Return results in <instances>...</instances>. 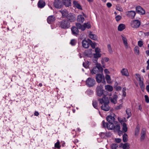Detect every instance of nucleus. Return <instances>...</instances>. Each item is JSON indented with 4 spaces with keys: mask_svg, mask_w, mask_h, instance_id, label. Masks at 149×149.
Returning <instances> with one entry per match:
<instances>
[{
    "mask_svg": "<svg viewBox=\"0 0 149 149\" xmlns=\"http://www.w3.org/2000/svg\"><path fill=\"white\" fill-rule=\"evenodd\" d=\"M116 117V115L113 113L107 116V117L106 119L108 123H107L105 122L104 120H103L102 123L103 127L107 128V127L111 124H116L118 123V122L115 120V118Z\"/></svg>",
    "mask_w": 149,
    "mask_h": 149,
    "instance_id": "f257e3e1",
    "label": "nucleus"
},
{
    "mask_svg": "<svg viewBox=\"0 0 149 149\" xmlns=\"http://www.w3.org/2000/svg\"><path fill=\"white\" fill-rule=\"evenodd\" d=\"M98 100L100 103L102 104L101 108L102 110L105 111L109 110L110 107L108 105L109 100L107 97L104 96L102 98H98Z\"/></svg>",
    "mask_w": 149,
    "mask_h": 149,
    "instance_id": "f03ea898",
    "label": "nucleus"
},
{
    "mask_svg": "<svg viewBox=\"0 0 149 149\" xmlns=\"http://www.w3.org/2000/svg\"><path fill=\"white\" fill-rule=\"evenodd\" d=\"M59 27L63 29H68L70 27V22L65 19L59 22Z\"/></svg>",
    "mask_w": 149,
    "mask_h": 149,
    "instance_id": "7ed1b4c3",
    "label": "nucleus"
},
{
    "mask_svg": "<svg viewBox=\"0 0 149 149\" xmlns=\"http://www.w3.org/2000/svg\"><path fill=\"white\" fill-rule=\"evenodd\" d=\"M96 66L94 67L91 72L92 74H97L100 72H102L103 71V69L101 66L100 64L97 63L96 64Z\"/></svg>",
    "mask_w": 149,
    "mask_h": 149,
    "instance_id": "20e7f679",
    "label": "nucleus"
},
{
    "mask_svg": "<svg viewBox=\"0 0 149 149\" xmlns=\"http://www.w3.org/2000/svg\"><path fill=\"white\" fill-rule=\"evenodd\" d=\"M109 130H114L115 131H119L120 126L118 122L116 124H111L107 128Z\"/></svg>",
    "mask_w": 149,
    "mask_h": 149,
    "instance_id": "39448f33",
    "label": "nucleus"
},
{
    "mask_svg": "<svg viewBox=\"0 0 149 149\" xmlns=\"http://www.w3.org/2000/svg\"><path fill=\"white\" fill-rule=\"evenodd\" d=\"M86 83L89 87H92L95 84V79L92 78H88L86 81Z\"/></svg>",
    "mask_w": 149,
    "mask_h": 149,
    "instance_id": "423d86ee",
    "label": "nucleus"
},
{
    "mask_svg": "<svg viewBox=\"0 0 149 149\" xmlns=\"http://www.w3.org/2000/svg\"><path fill=\"white\" fill-rule=\"evenodd\" d=\"M130 24L132 27L134 29H136L140 26L141 22L139 20H135L131 21Z\"/></svg>",
    "mask_w": 149,
    "mask_h": 149,
    "instance_id": "0eeeda50",
    "label": "nucleus"
},
{
    "mask_svg": "<svg viewBox=\"0 0 149 149\" xmlns=\"http://www.w3.org/2000/svg\"><path fill=\"white\" fill-rule=\"evenodd\" d=\"M96 93L97 95L98 96L101 97L102 95L104 93L102 85H100L97 86L96 88Z\"/></svg>",
    "mask_w": 149,
    "mask_h": 149,
    "instance_id": "6e6552de",
    "label": "nucleus"
},
{
    "mask_svg": "<svg viewBox=\"0 0 149 149\" xmlns=\"http://www.w3.org/2000/svg\"><path fill=\"white\" fill-rule=\"evenodd\" d=\"M126 15L129 18L132 19L134 17L136 13L134 11H128L125 12Z\"/></svg>",
    "mask_w": 149,
    "mask_h": 149,
    "instance_id": "1a4fd4ad",
    "label": "nucleus"
},
{
    "mask_svg": "<svg viewBox=\"0 0 149 149\" xmlns=\"http://www.w3.org/2000/svg\"><path fill=\"white\" fill-rule=\"evenodd\" d=\"M67 18V20H68L69 22H74L76 19L74 14L72 13L68 14Z\"/></svg>",
    "mask_w": 149,
    "mask_h": 149,
    "instance_id": "9d476101",
    "label": "nucleus"
},
{
    "mask_svg": "<svg viewBox=\"0 0 149 149\" xmlns=\"http://www.w3.org/2000/svg\"><path fill=\"white\" fill-rule=\"evenodd\" d=\"M54 6L56 8L60 9L63 6L62 3L60 0H56L54 3Z\"/></svg>",
    "mask_w": 149,
    "mask_h": 149,
    "instance_id": "9b49d317",
    "label": "nucleus"
},
{
    "mask_svg": "<svg viewBox=\"0 0 149 149\" xmlns=\"http://www.w3.org/2000/svg\"><path fill=\"white\" fill-rule=\"evenodd\" d=\"M72 34L74 36H77L79 34V31L75 26H72L71 29Z\"/></svg>",
    "mask_w": 149,
    "mask_h": 149,
    "instance_id": "f8f14e48",
    "label": "nucleus"
},
{
    "mask_svg": "<svg viewBox=\"0 0 149 149\" xmlns=\"http://www.w3.org/2000/svg\"><path fill=\"white\" fill-rule=\"evenodd\" d=\"M136 11L138 13L142 15L144 14L145 13V10L141 6H137L136 7Z\"/></svg>",
    "mask_w": 149,
    "mask_h": 149,
    "instance_id": "ddd939ff",
    "label": "nucleus"
},
{
    "mask_svg": "<svg viewBox=\"0 0 149 149\" xmlns=\"http://www.w3.org/2000/svg\"><path fill=\"white\" fill-rule=\"evenodd\" d=\"M56 17L54 16H49L47 18V22L49 24H51L56 20Z\"/></svg>",
    "mask_w": 149,
    "mask_h": 149,
    "instance_id": "4468645a",
    "label": "nucleus"
},
{
    "mask_svg": "<svg viewBox=\"0 0 149 149\" xmlns=\"http://www.w3.org/2000/svg\"><path fill=\"white\" fill-rule=\"evenodd\" d=\"M117 96L116 94V93H114L113 96L112 97H110L109 99L110 100L111 102L115 104L117 102Z\"/></svg>",
    "mask_w": 149,
    "mask_h": 149,
    "instance_id": "2eb2a0df",
    "label": "nucleus"
},
{
    "mask_svg": "<svg viewBox=\"0 0 149 149\" xmlns=\"http://www.w3.org/2000/svg\"><path fill=\"white\" fill-rule=\"evenodd\" d=\"M146 132V130L145 128H143L142 130L141 133L140 139L141 141L143 140L145 137Z\"/></svg>",
    "mask_w": 149,
    "mask_h": 149,
    "instance_id": "dca6fc26",
    "label": "nucleus"
},
{
    "mask_svg": "<svg viewBox=\"0 0 149 149\" xmlns=\"http://www.w3.org/2000/svg\"><path fill=\"white\" fill-rule=\"evenodd\" d=\"M103 78H104V76L100 74H97L96 76V81L98 83L101 82Z\"/></svg>",
    "mask_w": 149,
    "mask_h": 149,
    "instance_id": "f3484780",
    "label": "nucleus"
},
{
    "mask_svg": "<svg viewBox=\"0 0 149 149\" xmlns=\"http://www.w3.org/2000/svg\"><path fill=\"white\" fill-rule=\"evenodd\" d=\"M38 5L39 8H42L45 5V3L43 0H40L38 3Z\"/></svg>",
    "mask_w": 149,
    "mask_h": 149,
    "instance_id": "a211bd4d",
    "label": "nucleus"
},
{
    "mask_svg": "<svg viewBox=\"0 0 149 149\" xmlns=\"http://www.w3.org/2000/svg\"><path fill=\"white\" fill-rule=\"evenodd\" d=\"M121 37L125 46L126 48H127L128 46L127 40L126 37L124 35H121Z\"/></svg>",
    "mask_w": 149,
    "mask_h": 149,
    "instance_id": "6ab92c4d",
    "label": "nucleus"
},
{
    "mask_svg": "<svg viewBox=\"0 0 149 149\" xmlns=\"http://www.w3.org/2000/svg\"><path fill=\"white\" fill-rule=\"evenodd\" d=\"M83 47L85 48H88L89 46L90 43L86 40H83L82 42Z\"/></svg>",
    "mask_w": 149,
    "mask_h": 149,
    "instance_id": "aec40b11",
    "label": "nucleus"
},
{
    "mask_svg": "<svg viewBox=\"0 0 149 149\" xmlns=\"http://www.w3.org/2000/svg\"><path fill=\"white\" fill-rule=\"evenodd\" d=\"M84 18L82 15H79L77 19V21L80 23H82L84 21Z\"/></svg>",
    "mask_w": 149,
    "mask_h": 149,
    "instance_id": "412c9836",
    "label": "nucleus"
},
{
    "mask_svg": "<svg viewBox=\"0 0 149 149\" xmlns=\"http://www.w3.org/2000/svg\"><path fill=\"white\" fill-rule=\"evenodd\" d=\"M121 73L123 75L128 76L129 74L128 70L126 68H123L121 71Z\"/></svg>",
    "mask_w": 149,
    "mask_h": 149,
    "instance_id": "4be33fe9",
    "label": "nucleus"
},
{
    "mask_svg": "<svg viewBox=\"0 0 149 149\" xmlns=\"http://www.w3.org/2000/svg\"><path fill=\"white\" fill-rule=\"evenodd\" d=\"M63 2L66 7H69L71 4V1L70 0H63Z\"/></svg>",
    "mask_w": 149,
    "mask_h": 149,
    "instance_id": "5701e85b",
    "label": "nucleus"
},
{
    "mask_svg": "<svg viewBox=\"0 0 149 149\" xmlns=\"http://www.w3.org/2000/svg\"><path fill=\"white\" fill-rule=\"evenodd\" d=\"M129 144L128 143H126L124 144L121 143L120 146L122 147L123 149H129L130 148Z\"/></svg>",
    "mask_w": 149,
    "mask_h": 149,
    "instance_id": "b1692460",
    "label": "nucleus"
},
{
    "mask_svg": "<svg viewBox=\"0 0 149 149\" xmlns=\"http://www.w3.org/2000/svg\"><path fill=\"white\" fill-rule=\"evenodd\" d=\"M105 89L108 91L111 92L113 89V87L110 85H107L105 86Z\"/></svg>",
    "mask_w": 149,
    "mask_h": 149,
    "instance_id": "393cba45",
    "label": "nucleus"
},
{
    "mask_svg": "<svg viewBox=\"0 0 149 149\" xmlns=\"http://www.w3.org/2000/svg\"><path fill=\"white\" fill-rule=\"evenodd\" d=\"M125 28V26L123 24H120L118 27V30L119 31H122Z\"/></svg>",
    "mask_w": 149,
    "mask_h": 149,
    "instance_id": "a878e982",
    "label": "nucleus"
},
{
    "mask_svg": "<svg viewBox=\"0 0 149 149\" xmlns=\"http://www.w3.org/2000/svg\"><path fill=\"white\" fill-rule=\"evenodd\" d=\"M76 26L78 29H81L82 31L85 30L84 27L83 26V25H81L80 23H76Z\"/></svg>",
    "mask_w": 149,
    "mask_h": 149,
    "instance_id": "bb28decb",
    "label": "nucleus"
},
{
    "mask_svg": "<svg viewBox=\"0 0 149 149\" xmlns=\"http://www.w3.org/2000/svg\"><path fill=\"white\" fill-rule=\"evenodd\" d=\"M73 3L74 6L77 8L81 10L82 9L80 5L78 3L77 1H73Z\"/></svg>",
    "mask_w": 149,
    "mask_h": 149,
    "instance_id": "cd10ccee",
    "label": "nucleus"
},
{
    "mask_svg": "<svg viewBox=\"0 0 149 149\" xmlns=\"http://www.w3.org/2000/svg\"><path fill=\"white\" fill-rule=\"evenodd\" d=\"M60 12L61 13L63 17H67V16L68 15V11L67 10H61L60 11Z\"/></svg>",
    "mask_w": 149,
    "mask_h": 149,
    "instance_id": "c85d7f7f",
    "label": "nucleus"
},
{
    "mask_svg": "<svg viewBox=\"0 0 149 149\" xmlns=\"http://www.w3.org/2000/svg\"><path fill=\"white\" fill-rule=\"evenodd\" d=\"M105 78L108 83L110 84L111 83V77L108 74L106 75Z\"/></svg>",
    "mask_w": 149,
    "mask_h": 149,
    "instance_id": "c756f323",
    "label": "nucleus"
},
{
    "mask_svg": "<svg viewBox=\"0 0 149 149\" xmlns=\"http://www.w3.org/2000/svg\"><path fill=\"white\" fill-rule=\"evenodd\" d=\"M127 114L128 115V116L127 117V118L128 119L131 117V110L130 109H127L126 111Z\"/></svg>",
    "mask_w": 149,
    "mask_h": 149,
    "instance_id": "7c9ffc66",
    "label": "nucleus"
},
{
    "mask_svg": "<svg viewBox=\"0 0 149 149\" xmlns=\"http://www.w3.org/2000/svg\"><path fill=\"white\" fill-rule=\"evenodd\" d=\"M139 48L137 46H136L135 47L134 49V53L136 55H139Z\"/></svg>",
    "mask_w": 149,
    "mask_h": 149,
    "instance_id": "2f4dec72",
    "label": "nucleus"
},
{
    "mask_svg": "<svg viewBox=\"0 0 149 149\" xmlns=\"http://www.w3.org/2000/svg\"><path fill=\"white\" fill-rule=\"evenodd\" d=\"M140 130V128L138 125H137L135 129V134L136 136H137L139 134Z\"/></svg>",
    "mask_w": 149,
    "mask_h": 149,
    "instance_id": "473e14b6",
    "label": "nucleus"
},
{
    "mask_svg": "<svg viewBox=\"0 0 149 149\" xmlns=\"http://www.w3.org/2000/svg\"><path fill=\"white\" fill-rule=\"evenodd\" d=\"M83 26L84 27L85 29L86 28H87V29H89L91 27V25L89 22H87V23H84L83 25Z\"/></svg>",
    "mask_w": 149,
    "mask_h": 149,
    "instance_id": "72a5a7b5",
    "label": "nucleus"
},
{
    "mask_svg": "<svg viewBox=\"0 0 149 149\" xmlns=\"http://www.w3.org/2000/svg\"><path fill=\"white\" fill-rule=\"evenodd\" d=\"M123 131L124 132H126L127 130V128L126 124L125 123H124L123 124Z\"/></svg>",
    "mask_w": 149,
    "mask_h": 149,
    "instance_id": "f704fd0d",
    "label": "nucleus"
},
{
    "mask_svg": "<svg viewBox=\"0 0 149 149\" xmlns=\"http://www.w3.org/2000/svg\"><path fill=\"white\" fill-rule=\"evenodd\" d=\"M61 146L59 141L57 140V142L55 143L54 147L58 149H59L61 147Z\"/></svg>",
    "mask_w": 149,
    "mask_h": 149,
    "instance_id": "c9c22d12",
    "label": "nucleus"
},
{
    "mask_svg": "<svg viewBox=\"0 0 149 149\" xmlns=\"http://www.w3.org/2000/svg\"><path fill=\"white\" fill-rule=\"evenodd\" d=\"M93 105L94 107L96 109H98V103L95 100H93Z\"/></svg>",
    "mask_w": 149,
    "mask_h": 149,
    "instance_id": "e433bc0d",
    "label": "nucleus"
},
{
    "mask_svg": "<svg viewBox=\"0 0 149 149\" xmlns=\"http://www.w3.org/2000/svg\"><path fill=\"white\" fill-rule=\"evenodd\" d=\"M123 141L124 142H126L127 141V135L126 134H125L123 135Z\"/></svg>",
    "mask_w": 149,
    "mask_h": 149,
    "instance_id": "4c0bfd02",
    "label": "nucleus"
},
{
    "mask_svg": "<svg viewBox=\"0 0 149 149\" xmlns=\"http://www.w3.org/2000/svg\"><path fill=\"white\" fill-rule=\"evenodd\" d=\"M89 37L91 39L94 40H95L97 39L96 36L94 34H89Z\"/></svg>",
    "mask_w": 149,
    "mask_h": 149,
    "instance_id": "58836bf2",
    "label": "nucleus"
},
{
    "mask_svg": "<svg viewBox=\"0 0 149 149\" xmlns=\"http://www.w3.org/2000/svg\"><path fill=\"white\" fill-rule=\"evenodd\" d=\"M116 9L120 11H123V9L119 5H117L116 6Z\"/></svg>",
    "mask_w": 149,
    "mask_h": 149,
    "instance_id": "ea45409f",
    "label": "nucleus"
},
{
    "mask_svg": "<svg viewBox=\"0 0 149 149\" xmlns=\"http://www.w3.org/2000/svg\"><path fill=\"white\" fill-rule=\"evenodd\" d=\"M107 49L108 51L110 53H112L113 52L112 49L110 44L107 45Z\"/></svg>",
    "mask_w": 149,
    "mask_h": 149,
    "instance_id": "a19ab883",
    "label": "nucleus"
},
{
    "mask_svg": "<svg viewBox=\"0 0 149 149\" xmlns=\"http://www.w3.org/2000/svg\"><path fill=\"white\" fill-rule=\"evenodd\" d=\"M93 55L95 58H97L100 57L101 56V54L99 53H97L94 54Z\"/></svg>",
    "mask_w": 149,
    "mask_h": 149,
    "instance_id": "79ce46f5",
    "label": "nucleus"
},
{
    "mask_svg": "<svg viewBox=\"0 0 149 149\" xmlns=\"http://www.w3.org/2000/svg\"><path fill=\"white\" fill-rule=\"evenodd\" d=\"M118 147V145L117 144L113 143L111 145V147L112 149H116Z\"/></svg>",
    "mask_w": 149,
    "mask_h": 149,
    "instance_id": "37998d69",
    "label": "nucleus"
},
{
    "mask_svg": "<svg viewBox=\"0 0 149 149\" xmlns=\"http://www.w3.org/2000/svg\"><path fill=\"white\" fill-rule=\"evenodd\" d=\"M76 43V41L74 39H73L71 40L70 44L72 46H74Z\"/></svg>",
    "mask_w": 149,
    "mask_h": 149,
    "instance_id": "c03bdc74",
    "label": "nucleus"
},
{
    "mask_svg": "<svg viewBox=\"0 0 149 149\" xmlns=\"http://www.w3.org/2000/svg\"><path fill=\"white\" fill-rule=\"evenodd\" d=\"M121 16L119 15H118L115 17L116 20L117 22L120 21L121 19Z\"/></svg>",
    "mask_w": 149,
    "mask_h": 149,
    "instance_id": "a18cd8bd",
    "label": "nucleus"
},
{
    "mask_svg": "<svg viewBox=\"0 0 149 149\" xmlns=\"http://www.w3.org/2000/svg\"><path fill=\"white\" fill-rule=\"evenodd\" d=\"M139 83L141 88H144V86L143 81L139 82Z\"/></svg>",
    "mask_w": 149,
    "mask_h": 149,
    "instance_id": "49530a36",
    "label": "nucleus"
},
{
    "mask_svg": "<svg viewBox=\"0 0 149 149\" xmlns=\"http://www.w3.org/2000/svg\"><path fill=\"white\" fill-rule=\"evenodd\" d=\"M143 45V42L141 40H139L138 41V45L140 47H142Z\"/></svg>",
    "mask_w": 149,
    "mask_h": 149,
    "instance_id": "de8ad7c7",
    "label": "nucleus"
},
{
    "mask_svg": "<svg viewBox=\"0 0 149 149\" xmlns=\"http://www.w3.org/2000/svg\"><path fill=\"white\" fill-rule=\"evenodd\" d=\"M123 107V105L122 104H120L119 105L117 106L116 107L115 109L116 110H119L121 109Z\"/></svg>",
    "mask_w": 149,
    "mask_h": 149,
    "instance_id": "09e8293b",
    "label": "nucleus"
},
{
    "mask_svg": "<svg viewBox=\"0 0 149 149\" xmlns=\"http://www.w3.org/2000/svg\"><path fill=\"white\" fill-rule=\"evenodd\" d=\"M144 97L146 102L147 103H148L149 102V99L148 96L146 95Z\"/></svg>",
    "mask_w": 149,
    "mask_h": 149,
    "instance_id": "8fccbe9b",
    "label": "nucleus"
},
{
    "mask_svg": "<svg viewBox=\"0 0 149 149\" xmlns=\"http://www.w3.org/2000/svg\"><path fill=\"white\" fill-rule=\"evenodd\" d=\"M89 42H90V44L91 46L93 48H94L95 47V44L91 42V41L89 40Z\"/></svg>",
    "mask_w": 149,
    "mask_h": 149,
    "instance_id": "3c124183",
    "label": "nucleus"
},
{
    "mask_svg": "<svg viewBox=\"0 0 149 149\" xmlns=\"http://www.w3.org/2000/svg\"><path fill=\"white\" fill-rule=\"evenodd\" d=\"M102 60L104 61L107 62L109 61V59L108 58L105 57L102 59Z\"/></svg>",
    "mask_w": 149,
    "mask_h": 149,
    "instance_id": "603ef678",
    "label": "nucleus"
},
{
    "mask_svg": "<svg viewBox=\"0 0 149 149\" xmlns=\"http://www.w3.org/2000/svg\"><path fill=\"white\" fill-rule=\"evenodd\" d=\"M121 141V140L119 138H117L115 139V141L117 143H120Z\"/></svg>",
    "mask_w": 149,
    "mask_h": 149,
    "instance_id": "864d4df0",
    "label": "nucleus"
},
{
    "mask_svg": "<svg viewBox=\"0 0 149 149\" xmlns=\"http://www.w3.org/2000/svg\"><path fill=\"white\" fill-rule=\"evenodd\" d=\"M100 49L98 47H97L95 49V51L96 53H99L100 52Z\"/></svg>",
    "mask_w": 149,
    "mask_h": 149,
    "instance_id": "5fc2aeb1",
    "label": "nucleus"
},
{
    "mask_svg": "<svg viewBox=\"0 0 149 149\" xmlns=\"http://www.w3.org/2000/svg\"><path fill=\"white\" fill-rule=\"evenodd\" d=\"M116 90L119 91H120L121 89V87L120 86H117L115 87Z\"/></svg>",
    "mask_w": 149,
    "mask_h": 149,
    "instance_id": "6e6d98bb",
    "label": "nucleus"
},
{
    "mask_svg": "<svg viewBox=\"0 0 149 149\" xmlns=\"http://www.w3.org/2000/svg\"><path fill=\"white\" fill-rule=\"evenodd\" d=\"M107 6L108 8H110L112 6V4L110 3H107Z\"/></svg>",
    "mask_w": 149,
    "mask_h": 149,
    "instance_id": "4d7b16f0",
    "label": "nucleus"
},
{
    "mask_svg": "<svg viewBox=\"0 0 149 149\" xmlns=\"http://www.w3.org/2000/svg\"><path fill=\"white\" fill-rule=\"evenodd\" d=\"M118 120L119 122L122 124H123V123H124L123 120H121V119H120L119 118H118Z\"/></svg>",
    "mask_w": 149,
    "mask_h": 149,
    "instance_id": "13d9d810",
    "label": "nucleus"
},
{
    "mask_svg": "<svg viewBox=\"0 0 149 149\" xmlns=\"http://www.w3.org/2000/svg\"><path fill=\"white\" fill-rule=\"evenodd\" d=\"M39 115V113L37 111H36L34 113V115L36 116H38Z\"/></svg>",
    "mask_w": 149,
    "mask_h": 149,
    "instance_id": "bf43d9fd",
    "label": "nucleus"
},
{
    "mask_svg": "<svg viewBox=\"0 0 149 149\" xmlns=\"http://www.w3.org/2000/svg\"><path fill=\"white\" fill-rule=\"evenodd\" d=\"M104 72L105 73H109V71L107 69H105L104 70Z\"/></svg>",
    "mask_w": 149,
    "mask_h": 149,
    "instance_id": "052dcab7",
    "label": "nucleus"
},
{
    "mask_svg": "<svg viewBox=\"0 0 149 149\" xmlns=\"http://www.w3.org/2000/svg\"><path fill=\"white\" fill-rule=\"evenodd\" d=\"M136 78L137 79H138V78L141 77L140 75L138 74H136Z\"/></svg>",
    "mask_w": 149,
    "mask_h": 149,
    "instance_id": "680f3d73",
    "label": "nucleus"
},
{
    "mask_svg": "<svg viewBox=\"0 0 149 149\" xmlns=\"http://www.w3.org/2000/svg\"><path fill=\"white\" fill-rule=\"evenodd\" d=\"M142 107L141 106V105H139V110H140L141 111H142Z\"/></svg>",
    "mask_w": 149,
    "mask_h": 149,
    "instance_id": "e2e57ef3",
    "label": "nucleus"
},
{
    "mask_svg": "<svg viewBox=\"0 0 149 149\" xmlns=\"http://www.w3.org/2000/svg\"><path fill=\"white\" fill-rule=\"evenodd\" d=\"M146 89L147 91L148 92H149V85L147 86L146 87Z\"/></svg>",
    "mask_w": 149,
    "mask_h": 149,
    "instance_id": "0e129e2a",
    "label": "nucleus"
},
{
    "mask_svg": "<svg viewBox=\"0 0 149 149\" xmlns=\"http://www.w3.org/2000/svg\"><path fill=\"white\" fill-rule=\"evenodd\" d=\"M146 53L149 56V50H147Z\"/></svg>",
    "mask_w": 149,
    "mask_h": 149,
    "instance_id": "69168bd1",
    "label": "nucleus"
},
{
    "mask_svg": "<svg viewBox=\"0 0 149 149\" xmlns=\"http://www.w3.org/2000/svg\"><path fill=\"white\" fill-rule=\"evenodd\" d=\"M93 62L95 63H96V64L97 63H97V59H95V60H93Z\"/></svg>",
    "mask_w": 149,
    "mask_h": 149,
    "instance_id": "338daca9",
    "label": "nucleus"
},
{
    "mask_svg": "<svg viewBox=\"0 0 149 149\" xmlns=\"http://www.w3.org/2000/svg\"><path fill=\"white\" fill-rule=\"evenodd\" d=\"M149 69V65L148 64L146 67V70H148Z\"/></svg>",
    "mask_w": 149,
    "mask_h": 149,
    "instance_id": "774afa93",
    "label": "nucleus"
}]
</instances>
